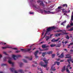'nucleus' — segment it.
Listing matches in <instances>:
<instances>
[{
    "instance_id": "nucleus-1",
    "label": "nucleus",
    "mask_w": 73,
    "mask_h": 73,
    "mask_svg": "<svg viewBox=\"0 0 73 73\" xmlns=\"http://www.w3.org/2000/svg\"><path fill=\"white\" fill-rule=\"evenodd\" d=\"M43 61L45 62V64H46L44 65V63H43L42 62H41L40 63V64L41 66H43L44 68H45V67H46V66H47L48 60H46L45 58H44L43 60Z\"/></svg>"
},
{
    "instance_id": "nucleus-2",
    "label": "nucleus",
    "mask_w": 73,
    "mask_h": 73,
    "mask_svg": "<svg viewBox=\"0 0 73 73\" xmlns=\"http://www.w3.org/2000/svg\"><path fill=\"white\" fill-rule=\"evenodd\" d=\"M56 32H58V33H59L60 32V33H62L63 34H62V35H68V34H69V33H66V31L65 30H58Z\"/></svg>"
},
{
    "instance_id": "nucleus-3",
    "label": "nucleus",
    "mask_w": 73,
    "mask_h": 73,
    "mask_svg": "<svg viewBox=\"0 0 73 73\" xmlns=\"http://www.w3.org/2000/svg\"><path fill=\"white\" fill-rule=\"evenodd\" d=\"M57 9L58 10H59V9L62 10L63 13H64V12H65V13H68V11H64V10H65V9H64V8L62 9V7H61L60 6L58 7Z\"/></svg>"
},
{
    "instance_id": "nucleus-4",
    "label": "nucleus",
    "mask_w": 73,
    "mask_h": 73,
    "mask_svg": "<svg viewBox=\"0 0 73 73\" xmlns=\"http://www.w3.org/2000/svg\"><path fill=\"white\" fill-rule=\"evenodd\" d=\"M31 50L32 48H27V49H21L20 50L22 51V52H29Z\"/></svg>"
},
{
    "instance_id": "nucleus-5",
    "label": "nucleus",
    "mask_w": 73,
    "mask_h": 73,
    "mask_svg": "<svg viewBox=\"0 0 73 73\" xmlns=\"http://www.w3.org/2000/svg\"><path fill=\"white\" fill-rule=\"evenodd\" d=\"M20 55H12V57L13 58L14 60H16V59L15 57H16V58H18V57H20Z\"/></svg>"
},
{
    "instance_id": "nucleus-6",
    "label": "nucleus",
    "mask_w": 73,
    "mask_h": 73,
    "mask_svg": "<svg viewBox=\"0 0 73 73\" xmlns=\"http://www.w3.org/2000/svg\"><path fill=\"white\" fill-rule=\"evenodd\" d=\"M37 2L38 3H40V5H42V6H43V7H44V6H45L44 4V3H43V1H37Z\"/></svg>"
},
{
    "instance_id": "nucleus-7",
    "label": "nucleus",
    "mask_w": 73,
    "mask_h": 73,
    "mask_svg": "<svg viewBox=\"0 0 73 73\" xmlns=\"http://www.w3.org/2000/svg\"><path fill=\"white\" fill-rule=\"evenodd\" d=\"M38 53V51L37 50L34 53L36 58H38V56L37 55Z\"/></svg>"
},
{
    "instance_id": "nucleus-8",
    "label": "nucleus",
    "mask_w": 73,
    "mask_h": 73,
    "mask_svg": "<svg viewBox=\"0 0 73 73\" xmlns=\"http://www.w3.org/2000/svg\"><path fill=\"white\" fill-rule=\"evenodd\" d=\"M44 13H47V14H49V13H52V14H53L54 13V12H51L49 11H46L45 10H44Z\"/></svg>"
},
{
    "instance_id": "nucleus-9",
    "label": "nucleus",
    "mask_w": 73,
    "mask_h": 73,
    "mask_svg": "<svg viewBox=\"0 0 73 73\" xmlns=\"http://www.w3.org/2000/svg\"><path fill=\"white\" fill-rule=\"evenodd\" d=\"M37 7H37L36 6H35V7L36 8V9H38L39 10V11H40V12H42V13H43V12H42V10L40 9V7L38 6H37Z\"/></svg>"
},
{
    "instance_id": "nucleus-10",
    "label": "nucleus",
    "mask_w": 73,
    "mask_h": 73,
    "mask_svg": "<svg viewBox=\"0 0 73 73\" xmlns=\"http://www.w3.org/2000/svg\"><path fill=\"white\" fill-rule=\"evenodd\" d=\"M66 57H65V58H72V56L69 54L66 55Z\"/></svg>"
},
{
    "instance_id": "nucleus-11",
    "label": "nucleus",
    "mask_w": 73,
    "mask_h": 73,
    "mask_svg": "<svg viewBox=\"0 0 73 73\" xmlns=\"http://www.w3.org/2000/svg\"><path fill=\"white\" fill-rule=\"evenodd\" d=\"M59 39L60 38H57V40H55L54 38L52 40H51V42H56V41H58Z\"/></svg>"
},
{
    "instance_id": "nucleus-12",
    "label": "nucleus",
    "mask_w": 73,
    "mask_h": 73,
    "mask_svg": "<svg viewBox=\"0 0 73 73\" xmlns=\"http://www.w3.org/2000/svg\"><path fill=\"white\" fill-rule=\"evenodd\" d=\"M73 60V59H68L67 60V61L69 64H70V62L71 61V62H72V63H73V62H73V61H72Z\"/></svg>"
},
{
    "instance_id": "nucleus-13",
    "label": "nucleus",
    "mask_w": 73,
    "mask_h": 73,
    "mask_svg": "<svg viewBox=\"0 0 73 73\" xmlns=\"http://www.w3.org/2000/svg\"><path fill=\"white\" fill-rule=\"evenodd\" d=\"M7 58H8L9 59H11V58L9 57H5L4 58H3L4 61H7Z\"/></svg>"
},
{
    "instance_id": "nucleus-14",
    "label": "nucleus",
    "mask_w": 73,
    "mask_h": 73,
    "mask_svg": "<svg viewBox=\"0 0 73 73\" xmlns=\"http://www.w3.org/2000/svg\"><path fill=\"white\" fill-rule=\"evenodd\" d=\"M55 68V67L54 66H52L50 70L51 71H52H52H55L56 70V69H54Z\"/></svg>"
},
{
    "instance_id": "nucleus-15",
    "label": "nucleus",
    "mask_w": 73,
    "mask_h": 73,
    "mask_svg": "<svg viewBox=\"0 0 73 73\" xmlns=\"http://www.w3.org/2000/svg\"><path fill=\"white\" fill-rule=\"evenodd\" d=\"M62 9L64 8V7H66V8H67L68 7V5L66 4H64L62 5Z\"/></svg>"
},
{
    "instance_id": "nucleus-16",
    "label": "nucleus",
    "mask_w": 73,
    "mask_h": 73,
    "mask_svg": "<svg viewBox=\"0 0 73 73\" xmlns=\"http://www.w3.org/2000/svg\"><path fill=\"white\" fill-rule=\"evenodd\" d=\"M64 57V54H63L62 53L60 55H59L58 56V57H59V58H63Z\"/></svg>"
},
{
    "instance_id": "nucleus-17",
    "label": "nucleus",
    "mask_w": 73,
    "mask_h": 73,
    "mask_svg": "<svg viewBox=\"0 0 73 73\" xmlns=\"http://www.w3.org/2000/svg\"><path fill=\"white\" fill-rule=\"evenodd\" d=\"M51 31L52 30H51L50 27L47 29V31H46V32L48 33V32H50V31Z\"/></svg>"
},
{
    "instance_id": "nucleus-18",
    "label": "nucleus",
    "mask_w": 73,
    "mask_h": 73,
    "mask_svg": "<svg viewBox=\"0 0 73 73\" xmlns=\"http://www.w3.org/2000/svg\"><path fill=\"white\" fill-rule=\"evenodd\" d=\"M8 62H9V63L10 64H11V65H12V66H13V65H14L13 63L11 61V60H9L8 61Z\"/></svg>"
},
{
    "instance_id": "nucleus-19",
    "label": "nucleus",
    "mask_w": 73,
    "mask_h": 73,
    "mask_svg": "<svg viewBox=\"0 0 73 73\" xmlns=\"http://www.w3.org/2000/svg\"><path fill=\"white\" fill-rule=\"evenodd\" d=\"M60 35H62L61 33H59V34H55L54 35V36L55 37H58V36H60Z\"/></svg>"
},
{
    "instance_id": "nucleus-20",
    "label": "nucleus",
    "mask_w": 73,
    "mask_h": 73,
    "mask_svg": "<svg viewBox=\"0 0 73 73\" xmlns=\"http://www.w3.org/2000/svg\"><path fill=\"white\" fill-rule=\"evenodd\" d=\"M50 28L51 31H52V30H53L54 29H55L56 28V27L54 26L50 27Z\"/></svg>"
},
{
    "instance_id": "nucleus-21",
    "label": "nucleus",
    "mask_w": 73,
    "mask_h": 73,
    "mask_svg": "<svg viewBox=\"0 0 73 73\" xmlns=\"http://www.w3.org/2000/svg\"><path fill=\"white\" fill-rule=\"evenodd\" d=\"M65 70V66H64L62 68V72H64Z\"/></svg>"
},
{
    "instance_id": "nucleus-22",
    "label": "nucleus",
    "mask_w": 73,
    "mask_h": 73,
    "mask_svg": "<svg viewBox=\"0 0 73 73\" xmlns=\"http://www.w3.org/2000/svg\"><path fill=\"white\" fill-rule=\"evenodd\" d=\"M25 58H28L30 60H32V56H31V58H29L28 57H25Z\"/></svg>"
},
{
    "instance_id": "nucleus-23",
    "label": "nucleus",
    "mask_w": 73,
    "mask_h": 73,
    "mask_svg": "<svg viewBox=\"0 0 73 73\" xmlns=\"http://www.w3.org/2000/svg\"><path fill=\"white\" fill-rule=\"evenodd\" d=\"M57 64V65H59L60 64V62H54V65H56V64Z\"/></svg>"
},
{
    "instance_id": "nucleus-24",
    "label": "nucleus",
    "mask_w": 73,
    "mask_h": 73,
    "mask_svg": "<svg viewBox=\"0 0 73 73\" xmlns=\"http://www.w3.org/2000/svg\"><path fill=\"white\" fill-rule=\"evenodd\" d=\"M53 53V52L51 51H49L48 52H47V54H52V53Z\"/></svg>"
},
{
    "instance_id": "nucleus-25",
    "label": "nucleus",
    "mask_w": 73,
    "mask_h": 73,
    "mask_svg": "<svg viewBox=\"0 0 73 73\" xmlns=\"http://www.w3.org/2000/svg\"><path fill=\"white\" fill-rule=\"evenodd\" d=\"M61 46V43H59L58 44H57V46H56V48L57 47H60Z\"/></svg>"
},
{
    "instance_id": "nucleus-26",
    "label": "nucleus",
    "mask_w": 73,
    "mask_h": 73,
    "mask_svg": "<svg viewBox=\"0 0 73 73\" xmlns=\"http://www.w3.org/2000/svg\"><path fill=\"white\" fill-rule=\"evenodd\" d=\"M66 23V21H65L64 22H62L61 25H63V26H64V24Z\"/></svg>"
},
{
    "instance_id": "nucleus-27",
    "label": "nucleus",
    "mask_w": 73,
    "mask_h": 73,
    "mask_svg": "<svg viewBox=\"0 0 73 73\" xmlns=\"http://www.w3.org/2000/svg\"><path fill=\"white\" fill-rule=\"evenodd\" d=\"M10 70L11 71V72H13L14 70H15V68H10Z\"/></svg>"
},
{
    "instance_id": "nucleus-28",
    "label": "nucleus",
    "mask_w": 73,
    "mask_h": 73,
    "mask_svg": "<svg viewBox=\"0 0 73 73\" xmlns=\"http://www.w3.org/2000/svg\"><path fill=\"white\" fill-rule=\"evenodd\" d=\"M45 54H47V52H43L42 54V56H43V57H44Z\"/></svg>"
},
{
    "instance_id": "nucleus-29",
    "label": "nucleus",
    "mask_w": 73,
    "mask_h": 73,
    "mask_svg": "<svg viewBox=\"0 0 73 73\" xmlns=\"http://www.w3.org/2000/svg\"><path fill=\"white\" fill-rule=\"evenodd\" d=\"M66 70L67 72H68V73H73V72L70 73V71H69V70H68V68H66Z\"/></svg>"
},
{
    "instance_id": "nucleus-30",
    "label": "nucleus",
    "mask_w": 73,
    "mask_h": 73,
    "mask_svg": "<svg viewBox=\"0 0 73 73\" xmlns=\"http://www.w3.org/2000/svg\"><path fill=\"white\" fill-rule=\"evenodd\" d=\"M65 38H66V39H67L68 40H69V38H70V37H69V36L68 35H66L65 36Z\"/></svg>"
},
{
    "instance_id": "nucleus-31",
    "label": "nucleus",
    "mask_w": 73,
    "mask_h": 73,
    "mask_svg": "<svg viewBox=\"0 0 73 73\" xmlns=\"http://www.w3.org/2000/svg\"><path fill=\"white\" fill-rule=\"evenodd\" d=\"M19 71L21 73H24V72H23V71L22 70H20Z\"/></svg>"
},
{
    "instance_id": "nucleus-32",
    "label": "nucleus",
    "mask_w": 73,
    "mask_h": 73,
    "mask_svg": "<svg viewBox=\"0 0 73 73\" xmlns=\"http://www.w3.org/2000/svg\"><path fill=\"white\" fill-rule=\"evenodd\" d=\"M46 41H48V40H49V39L50 38V37L48 36H46Z\"/></svg>"
},
{
    "instance_id": "nucleus-33",
    "label": "nucleus",
    "mask_w": 73,
    "mask_h": 73,
    "mask_svg": "<svg viewBox=\"0 0 73 73\" xmlns=\"http://www.w3.org/2000/svg\"><path fill=\"white\" fill-rule=\"evenodd\" d=\"M20 67H22V66H23V63L21 62H20Z\"/></svg>"
},
{
    "instance_id": "nucleus-34",
    "label": "nucleus",
    "mask_w": 73,
    "mask_h": 73,
    "mask_svg": "<svg viewBox=\"0 0 73 73\" xmlns=\"http://www.w3.org/2000/svg\"><path fill=\"white\" fill-rule=\"evenodd\" d=\"M45 46H46V44H43L42 45V47L43 48H45Z\"/></svg>"
},
{
    "instance_id": "nucleus-35",
    "label": "nucleus",
    "mask_w": 73,
    "mask_h": 73,
    "mask_svg": "<svg viewBox=\"0 0 73 73\" xmlns=\"http://www.w3.org/2000/svg\"><path fill=\"white\" fill-rule=\"evenodd\" d=\"M50 46L52 48V47H54V46H56V44H52L50 45Z\"/></svg>"
},
{
    "instance_id": "nucleus-36",
    "label": "nucleus",
    "mask_w": 73,
    "mask_h": 73,
    "mask_svg": "<svg viewBox=\"0 0 73 73\" xmlns=\"http://www.w3.org/2000/svg\"><path fill=\"white\" fill-rule=\"evenodd\" d=\"M23 61L24 62H25V63H27L28 62L25 59H23Z\"/></svg>"
},
{
    "instance_id": "nucleus-37",
    "label": "nucleus",
    "mask_w": 73,
    "mask_h": 73,
    "mask_svg": "<svg viewBox=\"0 0 73 73\" xmlns=\"http://www.w3.org/2000/svg\"><path fill=\"white\" fill-rule=\"evenodd\" d=\"M73 30V27L71 28V29L68 30V31H72Z\"/></svg>"
},
{
    "instance_id": "nucleus-38",
    "label": "nucleus",
    "mask_w": 73,
    "mask_h": 73,
    "mask_svg": "<svg viewBox=\"0 0 73 73\" xmlns=\"http://www.w3.org/2000/svg\"><path fill=\"white\" fill-rule=\"evenodd\" d=\"M52 58H54V57H55V56H56V54H52Z\"/></svg>"
},
{
    "instance_id": "nucleus-39",
    "label": "nucleus",
    "mask_w": 73,
    "mask_h": 73,
    "mask_svg": "<svg viewBox=\"0 0 73 73\" xmlns=\"http://www.w3.org/2000/svg\"><path fill=\"white\" fill-rule=\"evenodd\" d=\"M6 65H7V64H1V66H5Z\"/></svg>"
},
{
    "instance_id": "nucleus-40",
    "label": "nucleus",
    "mask_w": 73,
    "mask_h": 73,
    "mask_svg": "<svg viewBox=\"0 0 73 73\" xmlns=\"http://www.w3.org/2000/svg\"><path fill=\"white\" fill-rule=\"evenodd\" d=\"M48 33L46 31V33H45V34H44V37H43V38H44L45 37V36H46V34H47Z\"/></svg>"
},
{
    "instance_id": "nucleus-41",
    "label": "nucleus",
    "mask_w": 73,
    "mask_h": 73,
    "mask_svg": "<svg viewBox=\"0 0 73 73\" xmlns=\"http://www.w3.org/2000/svg\"><path fill=\"white\" fill-rule=\"evenodd\" d=\"M71 23H70V25L71 26H73V22H72V21H71Z\"/></svg>"
},
{
    "instance_id": "nucleus-42",
    "label": "nucleus",
    "mask_w": 73,
    "mask_h": 73,
    "mask_svg": "<svg viewBox=\"0 0 73 73\" xmlns=\"http://www.w3.org/2000/svg\"><path fill=\"white\" fill-rule=\"evenodd\" d=\"M71 27V26L69 25H68L66 27V28H70V27Z\"/></svg>"
},
{
    "instance_id": "nucleus-43",
    "label": "nucleus",
    "mask_w": 73,
    "mask_h": 73,
    "mask_svg": "<svg viewBox=\"0 0 73 73\" xmlns=\"http://www.w3.org/2000/svg\"><path fill=\"white\" fill-rule=\"evenodd\" d=\"M71 21H73V15L71 16Z\"/></svg>"
},
{
    "instance_id": "nucleus-44",
    "label": "nucleus",
    "mask_w": 73,
    "mask_h": 73,
    "mask_svg": "<svg viewBox=\"0 0 73 73\" xmlns=\"http://www.w3.org/2000/svg\"><path fill=\"white\" fill-rule=\"evenodd\" d=\"M39 49L40 51H44V49H41V48H38Z\"/></svg>"
},
{
    "instance_id": "nucleus-45",
    "label": "nucleus",
    "mask_w": 73,
    "mask_h": 73,
    "mask_svg": "<svg viewBox=\"0 0 73 73\" xmlns=\"http://www.w3.org/2000/svg\"><path fill=\"white\" fill-rule=\"evenodd\" d=\"M11 48V47H10L9 46V45H7V46L6 47V48Z\"/></svg>"
},
{
    "instance_id": "nucleus-46",
    "label": "nucleus",
    "mask_w": 73,
    "mask_h": 73,
    "mask_svg": "<svg viewBox=\"0 0 73 73\" xmlns=\"http://www.w3.org/2000/svg\"><path fill=\"white\" fill-rule=\"evenodd\" d=\"M49 49V48H46L45 49H43L44 51H46V50H48Z\"/></svg>"
},
{
    "instance_id": "nucleus-47",
    "label": "nucleus",
    "mask_w": 73,
    "mask_h": 73,
    "mask_svg": "<svg viewBox=\"0 0 73 73\" xmlns=\"http://www.w3.org/2000/svg\"><path fill=\"white\" fill-rule=\"evenodd\" d=\"M3 54H5V55H7V53H6V52H3Z\"/></svg>"
},
{
    "instance_id": "nucleus-48",
    "label": "nucleus",
    "mask_w": 73,
    "mask_h": 73,
    "mask_svg": "<svg viewBox=\"0 0 73 73\" xmlns=\"http://www.w3.org/2000/svg\"><path fill=\"white\" fill-rule=\"evenodd\" d=\"M70 64H69L67 66V68H68V67H70Z\"/></svg>"
},
{
    "instance_id": "nucleus-49",
    "label": "nucleus",
    "mask_w": 73,
    "mask_h": 73,
    "mask_svg": "<svg viewBox=\"0 0 73 73\" xmlns=\"http://www.w3.org/2000/svg\"><path fill=\"white\" fill-rule=\"evenodd\" d=\"M16 53H19V52H20V51L19 50H17L16 51Z\"/></svg>"
},
{
    "instance_id": "nucleus-50",
    "label": "nucleus",
    "mask_w": 73,
    "mask_h": 73,
    "mask_svg": "<svg viewBox=\"0 0 73 73\" xmlns=\"http://www.w3.org/2000/svg\"><path fill=\"white\" fill-rule=\"evenodd\" d=\"M2 49H6V48H7V47H2Z\"/></svg>"
},
{
    "instance_id": "nucleus-51",
    "label": "nucleus",
    "mask_w": 73,
    "mask_h": 73,
    "mask_svg": "<svg viewBox=\"0 0 73 73\" xmlns=\"http://www.w3.org/2000/svg\"><path fill=\"white\" fill-rule=\"evenodd\" d=\"M12 49H14V50H17V48H13Z\"/></svg>"
},
{
    "instance_id": "nucleus-52",
    "label": "nucleus",
    "mask_w": 73,
    "mask_h": 73,
    "mask_svg": "<svg viewBox=\"0 0 73 73\" xmlns=\"http://www.w3.org/2000/svg\"><path fill=\"white\" fill-rule=\"evenodd\" d=\"M32 66L33 67H36V66H35V65L33 64L32 65Z\"/></svg>"
},
{
    "instance_id": "nucleus-53",
    "label": "nucleus",
    "mask_w": 73,
    "mask_h": 73,
    "mask_svg": "<svg viewBox=\"0 0 73 73\" xmlns=\"http://www.w3.org/2000/svg\"><path fill=\"white\" fill-rule=\"evenodd\" d=\"M33 62L34 63V64H37V62H36L34 61Z\"/></svg>"
},
{
    "instance_id": "nucleus-54",
    "label": "nucleus",
    "mask_w": 73,
    "mask_h": 73,
    "mask_svg": "<svg viewBox=\"0 0 73 73\" xmlns=\"http://www.w3.org/2000/svg\"><path fill=\"white\" fill-rule=\"evenodd\" d=\"M59 54H60V53H59L58 52H57V56H59Z\"/></svg>"
},
{
    "instance_id": "nucleus-55",
    "label": "nucleus",
    "mask_w": 73,
    "mask_h": 73,
    "mask_svg": "<svg viewBox=\"0 0 73 73\" xmlns=\"http://www.w3.org/2000/svg\"><path fill=\"white\" fill-rule=\"evenodd\" d=\"M70 45H73V42L71 43L70 44Z\"/></svg>"
},
{
    "instance_id": "nucleus-56",
    "label": "nucleus",
    "mask_w": 73,
    "mask_h": 73,
    "mask_svg": "<svg viewBox=\"0 0 73 73\" xmlns=\"http://www.w3.org/2000/svg\"><path fill=\"white\" fill-rule=\"evenodd\" d=\"M49 47V45L45 46V48H48V47Z\"/></svg>"
},
{
    "instance_id": "nucleus-57",
    "label": "nucleus",
    "mask_w": 73,
    "mask_h": 73,
    "mask_svg": "<svg viewBox=\"0 0 73 73\" xmlns=\"http://www.w3.org/2000/svg\"><path fill=\"white\" fill-rule=\"evenodd\" d=\"M64 13V16H67V14H66L65 13Z\"/></svg>"
},
{
    "instance_id": "nucleus-58",
    "label": "nucleus",
    "mask_w": 73,
    "mask_h": 73,
    "mask_svg": "<svg viewBox=\"0 0 73 73\" xmlns=\"http://www.w3.org/2000/svg\"><path fill=\"white\" fill-rule=\"evenodd\" d=\"M46 70H48V69H49V68H46Z\"/></svg>"
},
{
    "instance_id": "nucleus-59",
    "label": "nucleus",
    "mask_w": 73,
    "mask_h": 73,
    "mask_svg": "<svg viewBox=\"0 0 73 73\" xmlns=\"http://www.w3.org/2000/svg\"><path fill=\"white\" fill-rule=\"evenodd\" d=\"M64 43L65 44H67V43H68V42L67 41H65L64 42Z\"/></svg>"
},
{
    "instance_id": "nucleus-60",
    "label": "nucleus",
    "mask_w": 73,
    "mask_h": 73,
    "mask_svg": "<svg viewBox=\"0 0 73 73\" xmlns=\"http://www.w3.org/2000/svg\"><path fill=\"white\" fill-rule=\"evenodd\" d=\"M30 14H31V15H32V14H33V12H30Z\"/></svg>"
},
{
    "instance_id": "nucleus-61",
    "label": "nucleus",
    "mask_w": 73,
    "mask_h": 73,
    "mask_svg": "<svg viewBox=\"0 0 73 73\" xmlns=\"http://www.w3.org/2000/svg\"><path fill=\"white\" fill-rule=\"evenodd\" d=\"M70 52H73V50L71 49V50H70Z\"/></svg>"
},
{
    "instance_id": "nucleus-62",
    "label": "nucleus",
    "mask_w": 73,
    "mask_h": 73,
    "mask_svg": "<svg viewBox=\"0 0 73 73\" xmlns=\"http://www.w3.org/2000/svg\"><path fill=\"white\" fill-rule=\"evenodd\" d=\"M56 50H59V49L58 48H56Z\"/></svg>"
},
{
    "instance_id": "nucleus-63",
    "label": "nucleus",
    "mask_w": 73,
    "mask_h": 73,
    "mask_svg": "<svg viewBox=\"0 0 73 73\" xmlns=\"http://www.w3.org/2000/svg\"><path fill=\"white\" fill-rule=\"evenodd\" d=\"M2 44H4V45L6 44V43H2Z\"/></svg>"
},
{
    "instance_id": "nucleus-64",
    "label": "nucleus",
    "mask_w": 73,
    "mask_h": 73,
    "mask_svg": "<svg viewBox=\"0 0 73 73\" xmlns=\"http://www.w3.org/2000/svg\"><path fill=\"white\" fill-rule=\"evenodd\" d=\"M64 62V60H61L60 61V62Z\"/></svg>"
}]
</instances>
